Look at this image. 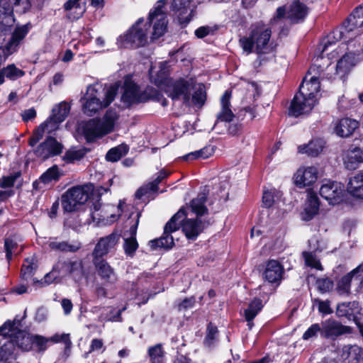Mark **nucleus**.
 Listing matches in <instances>:
<instances>
[{
  "label": "nucleus",
  "mask_w": 363,
  "mask_h": 363,
  "mask_svg": "<svg viewBox=\"0 0 363 363\" xmlns=\"http://www.w3.org/2000/svg\"><path fill=\"white\" fill-rule=\"evenodd\" d=\"M118 115L116 111L113 110H108L106 112L103 121H101V124L108 133L113 130Z\"/></svg>",
  "instance_id": "52"
},
{
  "label": "nucleus",
  "mask_w": 363,
  "mask_h": 363,
  "mask_svg": "<svg viewBox=\"0 0 363 363\" xmlns=\"http://www.w3.org/2000/svg\"><path fill=\"white\" fill-rule=\"evenodd\" d=\"M156 91L152 87H147L145 90L140 91L136 84L126 82L121 100L128 106L135 104L145 103L152 99Z\"/></svg>",
  "instance_id": "8"
},
{
  "label": "nucleus",
  "mask_w": 363,
  "mask_h": 363,
  "mask_svg": "<svg viewBox=\"0 0 363 363\" xmlns=\"http://www.w3.org/2000/svg\"><path fill=\"white\" fill-rule=\"evenodd\" d=\"M62 175V171L57 165H53L40 176V180L45 184H48L57 182Z\"/></svg>",
  "instance_id": "40"
},
{
  "label": "nucleus",
  "mask_w": 363,
  "mask_h": 363,
  "mask_svg": "<svg viewBox=\"0 0 363 363\" xmlns=\"http://www.w3.org/2000/svg\"><path fill=\"white\" fill-rule=\"evenodd\" d=\"M24 74V71L17 68L13 64L9 65L0 70V85L4 82L5 77L14 81Z\"/></svg>",
  "instance_id": "37"
},
{
  "label": "nucleus",
  "mask_w": 363,
  "mask_h": 363,
  "mask_svg": "<svg viewBox=\"0 0 363 363\" xmlns=\"http://www.w3.org/2000/svg\"><path fill=\"white\" fill-rule=\"evenodd\" d=\"M98 275L106 283L115 284L118 277L113 267L104 259H93Z\"/></svg>",
  "instance_id": "20"
},
{
  "label": "nucleus",
  "mask_w": 363,
  "mask_h": 363,
  "mask_svg": "<svg viewBox=\"0 0 363 363\" xmlns=\"http://www.w3.org/2000/svg\"><path fill=\"white\" fill-rule=\"evenodd\" d=\"M208 193L203 191L199 193L196 198L192 199L190 202L189 207L193 213L198 217L202 216L208 213V208L205 203L207 200Z\"/></svg>",
  "instance_id": "33"
},
{
  "label": "nucleus",
  "mask_w": 363,
  "mask_h": 363,
  "mask_svg": "<svg viewBox=\"0 0 363 363\" xmlns=\"http://www.w3.org/2000/svg\"><path fill=\"white\" fill-rule=\"evenodd\" d=\"M321 326V336L327 339L335 340L338 336L351 333L350 327L343 325L333 319L325 320L322 323Z\"/></svg>",
  "instance_id": "18"
},
{
  "label": "nucleus",
  "mask_w": 363,
  "mask_h": 363,
  "mask_svg": "<svg viewBox=\"0 0 363 363\" xmlns=\"http://www.w3.org/2000/svg\"><path fill=\"white\" fill-rule=\"evenodd\" d=\"M214 30L210 26H201L195 30V35L198 38H203L208 35L213 33Z\"/></svg>",
  "instance_id": "63"
},
{
  "label": "nucleus",
  "mask_w": 363,
  "mask_h": 363,
  "mask_svg": "<svg viewBox=\"0 0 363 363\" xmlns=\"http://www.w3.org/2000/svg\"><path fill=\"white\" fill-rule=\"evenodd\" d=\"M150 363H164V351L161 343L150 347L147 350Z\"/></svg>",
  "instance_id": "44"
},
{
  "label": "nucleus",
  "mask_w": 363,
  "mask_h": 363,
  "mask_svg": "<svg viewBox=\"0 0 363 363\" xmlns=\"http://www.w3.org/2000/svg\"><path fill=\"white\" fill-rule=\"evenodd\" d=\"M344 189L340 183L328 181L323 184L320 188V195L328 201L330 204L335 205L342 201Z\"/></svg>",
  "instance_id": "17"
},
{
  "label": "nucleus",
  "mask_w": 363,
  "mask_h": 363,
  "mask_svg": "<svg viewBox=\"0 0 363 363\" xmlns=\"http://www.w3.org/2000/svg\"><path fill=\"white\" fill-rule=\"evenodd\" d=\"M317 102V99L305 96L298 91L291 101L289 113L294 117L308 114L312 111Z\"/></svg>",
  "instance_id": "13"
},
{
  "label": "nucleus",
  "mask_w": 363,
  "mask_h": 363,
  "mask_svg": "<svg viewBox=\"0 0 363 363\" xmlns=\"http://www.w3.org/2000/svg\"><path fill=\"white\" fill-rule=\"evenodd\" d=\"M116 90L113 87H109L104 93L103 101L101 93L99 92L96 86L90 85L87 87L86 94L84 97L85 101L83 104V112L84 114L92 116L100 109L106 108L114 100Z\"/></svg>",
  "instance_id": "3"
},
{
  "label": "nucleus",
  "mask_w": 363,
  "mask_h": 363,
  "mask_svg": "<svg viewBox=\"0 0 363 363\" xmlns=\"http://www.w3.org/2000/svg\"><path fill=\"white\" fill-rule=\"evenodd\" d=\"M326 143L323 139L314 138L307 144H303L298 147V152L300 154H306L308 157H318L323 152L325 147Z\"/></svg>",
  "instance_id": "24"
},
{
  "label": "nucleus",
  "mask_w": 363,
  "mask_h": 363,
  "mask_svg": "<svg viewBox=\"0 0 363 363\" xmlns=\"http://www.w3.org/2000/svg\"><path fill=\"white\" fill-rule=\"evenodd\" d=\"M70 111L69 104L61 102L52 108V115L46 120L50 121V130L57 129L58 125L65 120Z\"/></svg>",
  "instance_id": "23"
},
{
  "label": "nucleus",
  "mask_w": 363,
  "mask_h": 363,
  "mask_svg": "<svg viewBox=\"0 0 363 363\" xmlns=\"http://www.w3.org/2000/svg\"><path fill=\"white\" fill-rule=\"evenodd\" d=\"M347 191L354 197L363 199V170L350 178Z\"/></svg>",
  "instance_id": "32"
},
{
  "label": "nucleus",
  "mask_w": 363,
  "mask_h": 363,
  "mask_svg": "<svg viewBox=\"0 0 363 363\" xmlns=\"http://www.w3.org/2000/svg\"><path fill=\"white\" fill-rule=\"evenodd\" d=\"M164 0L157 1L153 9L150 11L147 25L148 29L150 25L153 23L152 38L154 39L159 38L165 33L167 26V15L164 11Z\"/></svg>",
  "instance_id": "9"
},
{
  "label": "nucleus",
  "mask_w": 363,
  "mask_h": 363,
  "mask_svg": "<svg viewBox=\"0 0 363 363\" xmlns=\"http://www.w3.org/2000/svg\"><path fill=\"white\" fill-rule=\"evenodd\" d=\"M30 6L28 0H0V31H6L13 26L15 21L13 7H20L25 12Z\"/></svg>",
  "instance_id": "7"
},
{
  "label": "nucleus",
  "mask_w": 363,
  "mask_h": 363,
  "mask_svg": "<svg viewBox=\"0 0 363 363\" xmlns=\"http://www.w3.org/2000/svg\"><path fill=\"white\" fill-rule=\"evenodd\" d=\"M62 148L61 143H58L55 138L49 136L33 149V153L38 158L45 160L61 154Z\"/></svg>",
  "instance_id": "14"
},
{
  "label": "nucleus",
  "mask_w": 363,
  "mask_h": 363,
  "mask_svg": "<svg viewBox=\"0 0 363 363\" xmlns=\"http://www.w3.org/2000/svg\"><path fill=\"white\" fill-rule=\"evenodd\" d=\"M192 90H194V93L191 98V104H193L196 107L201 108L206 100L205 85L202 83L195 84L194 82Z\"/></svg>",
  "instance_id": "36"
},
{
  "label": "nucleus",
  "mask_w": 363,
  "mask_h": 363,
  "mask_svg": "<svg viewBox=\"0 0 363 363\" xmlns=\"http://www.w3.org/2000/svg\"><path fill=\"white\" fill-rule=\"evenodd\" d=\"M359 303L357 301L343 302L337 305L336 315L356 321L355 314L359 311Z\"/></svg>",
  "instance_id": "31"
},
{
  "label": "nucleus",
  "mask_w": 363,
  "mask_h": 363,
  "mask_svg": "<svg viewBox=\"0 0 363 363\" xmlns=\"http://www.w3.org/2000/svg\"><path fill=\"white\" fill-rule=\"evenodd\" d=\"M120 236L116 233L101 238L96 243L94 250L92 252L93 259H102L117 245Z\"/></svg>",
  "instance_id": "19"
},
{
  "label": "nucleus",
  "mask_w": 363,
  "mask_h": 363,
  "mask_svg": "<svg viewBox=\"0 0 363 363\" xmlns=\"http://www.w3.org/2000/svg\"><path fill=\"white\" fill-rule=\"evenodd\" d=\"M60 342H64L67 346L71 345L69 334H55L50 337L40 335L31 334V350L38 353H43L50 345Z\"/></svg>",
  "instance_id": "12"
},
{
  "label": "nucleus",
  "mask_w": 363,
  "mask_h": 363,
  "mask_svg": "<svg viewBox=\"0 0 363 363\" xmlns=\"http://www.w3.org/2000/svg\"><path fill=\"white\" fill-rule=\"evenodd\" d=\"M138 220L136 224L131 227V236L129 238H126L124 240L123 248L127 255L133 256L138 247V244L135 238L136 228L138 225Z\"/></svg>",
  "instance_id": "42"
},
{
  "label": "nucleus",
  "mask_w": 363,
  "mask_h": 363,
  "mask_svg": "<svg viewBox=\"0 0 363 363\" xmlns=\"http://www.w3.org/2000/svg\"><path fill=\"white\" fill-rule=\"evenodd\" d=\"M359 60L354 53H346L336 65V74L343 78Z\"/></svg>",
  "instance_id": "26"
},
{
  "label": "nucleus",
  "mask_w": 363,
  "mask_h": 363,
  "mask_svg": "<svg viewBox=\"0 0 363 363\" xmlns=\"http://www.w3.org/2000/svg\"><path fill=\"white\" fill-rule=\"evenodd\" d=\"M355 274L356 272H352V270L350 272L347 273L340 279L337 285V291L339 294L345 295L350 294L351 281L353 276Z\"/></svg>",
  "instance_id": "46"
},
{
  "label": "nucleus",
  "mask_w": 363,
  "mask_h": 363,
  "mask_svg": "<svg viewBox=\"0 0 363 363\" xmlns=\"http://www.w3.org/2000/svg\"><path fill=\"white\" fill-rule=\"evenodd\" d=\"M186 217L185 210L183 208H180L164 225L162 236L149 242L150 248L153 250L158 247L172 248L174 244L172 233L179 230L180 226L182 227V230L186 237L189 240H194L203 229L209 225L208 222L202 221L199 218L186 219Z\"/></svg>",
  "instance_id": "1"
},
{
  "label": "nucleus",
  "mask_w": 363,
  "mask_h": 363,
  "mask_svg": "<svg viewBox=\"0 0 363 363\" xmlns=\"http://www.w3.org/2000/svg\"><path fill=\"white\" fill-rule=\"evenodd\" d=\"M11 341L15 347H17L21 351L28 352L31 350V334L29 333L18 330Z\"/></svg>",
  "instance_id": "35"
},
{
  "label": "nucleus",
  "mask_w": 363,
  "mask_h": 363,
  "mask_svg": "<svg viewBox=\"0 0 363 363\" xmlns=\"http://www.w3.org/2000/svg\"><path fill=\"white\" fill-rule=\"evenodd\" d=\"M320 84L318 77L313 76L309 80L304 78L301 84L299 86V91L301 94L308 97H313V99H317L318 96L320 93Z\"/></svg>",
  "instance_id": "27"
},
{
  "label": "nucleus",
  "mask_w": 363,
  "mask_h": 363,
  "mask_svg": "<svg viewBox=\"0 0 363 363\" xmlns=\"http://www.w3.org/2000/svg\"><path fill=\"white\" fill-rule=\"evenodd\" d=\"M189 7V0H173L172 3V9L173 11H179L180 10H185Z\"/></svg>",
  "instance_id": "61"
},
{
  "label": "nucleus",
  "mask_w": 363,
  "mask_h": 363,
  "mask_svg": "<svg viewBox=\"0 0 363 363\" xmlns=\"http://www.w3.org/2000/svg\"><path fill=\"white\" fill-rule=\"evenodd\" d=\"M316 286L318 290L321 294H325L330 291L334 286L333 281L329 278H320L316 281Z\"/></svg>",
  "instance_id": "56"
},
{
  "label": "nucleus",
  "mask_w": 363,
  "mask_h": 363,
  "mask_svg": "<svg viewBox=\"0 0 363 363\" xmlns=\"http://www.w3.org/2000/svg\"><path fill=\"white\" fill-rule=\"evenodd\" d=\"M125 310V308H123L122 309L116 311L115 308H112L110 311V314L104 318L105 320L108 321H119L122 320L121 313Z\"/></svg>",
  "instance_id": "62"
},
{
  "label": "nucleus",
  "mask_w": 363,
  "mask_h": 363,
  "mask_svg": "<svg viewBox=\"0 0 363 363\" xmlns=\"http://www.w3.org/2000/svg\"><path fill=\"white\" fill-rule=\"evenodd\" d=\"M50 121H45L44 123L40 124L38 128L34 131L32 136L28 140V144L31 147L35 145L43 138L45 130L50 132V125L49 124Z\"/></svg>",
  "instance_id": "45"
},
{
  "label": "nucleus",
  "mask_w": 363,
  "mask_h": 363,
  "mask_svg": "<svg viewBox=\"0 0 363 363\" xmlns=\"http://www.w3.org/2000/svg\"><path fill=\"white\" fill-rule=\"evenodd\" d=\"M87 150L85 148L79 150H69L67 151L63 156V160L67 163H72L74 161L79 160L86 154Z\"/></svg>",
  "instance_id": "54"
},
{
  "label": "nucleus",
  "mask_w": 363,
  "mask_h": 363,
  "mask_svg": "<svg viewBox=\"0 0 363 363\" xmlns=\"http://www.w3.org/2000/svg\"><path fill=\"white\" fill-rule=\"evenodd\" d=\"M193 84L192 80L179 79L170 83L165 92L173 101L181 100L184 106L189 107L191 106V91Z\"/></svg>",
  "instance_id": "10"
},
{
  "label": "nucleus",
  "mask_w": 363,
  "mask_h": 363,
  "mask_svg": "<svg viewBox=\"0 0 363 363\" xmlns=\"http://www.w3.org/2000/svg\"><path fill=\"white\" fill-rule=\"evenodd\" d=\"M282 265L277 260H269L263 272V277L272 284L279 283L284 274Z\"/></svg>",
  "instance_id": "21"
},
{
  "label": "nucleus",
  "mask_w": 363,
  "mask_h": 363,
  "mask_svg": "<svg viewBox=\"0 0 363 363\" xmlns=\"http://www.w3.org/2000/svg\"><path fill=\"white\" fill-rule=\"evenodd\" d=\"M215 152V147L213 145H208L203 148L191 152L185 155L183 158L185 160H194L197 159H206L213 155Z\"/></svg>",
  "instance_id": "43"
},
{
  "label": "nucleus",
  "mask_w": 363,
  "mask_h": 363,
  "mask_svg": "<svg viewBox=\"0 0 363 363\" xmlns=\"http://www.w3.org/2000/svg\"><path fill=\"white\" fill-rule=\"evenodd\" d=\"M79 130L88 143H92L97 138L108 134L101 124V121L97 118L82 123Z\"/></svg>",
  "instance_id": "15"
},
{
  "label": "nucleus",
  "mask_w": 363,
  "mask_h": 363,
  "mask_svg": "<svg viewBox=\"0 0 363 363\" xmlns=\"http://www.w3.org/2000/svg\"><path fill=\"white\" fill-rule=\"evenodd\" d=\"M48 246L53 250L70 252H75L80 248L79 245L70 244L65 241H51L48 243Z\"/></svg>",
  "instance_id": "47"
},
{
  "label": "nucleus",
  "mask_w": 363,
  "mask_h": 363,
  "mask_svg": "<svg viewBox=\"0 0 363 363\" xmlns=\"http://www.w3.org/2000/svg\"><path fill=\"white\" fill-rule=\"evenodd\" d=\"M168 176L169 173L167 172L165 170L162 169L160 171L156 174V177L152 181L141 186L135 192V197L138 199H140L143 196L147 194L157 191L159 184L161 183L163 179L168 177Z\"/></svg>",
  "instance_id": "29"
},
{
  "label": "nucleus",
  "mask_w": 363,
  "mask_h": 363,
  "mask_svg": "<svg viewBox=\"0 0 363 363\" xmlns=\"http://www.w3.org/2000/svg\"><path fill=\"white\" fill-rule=\"evenodd\" d=\"M361 11V9H359L357 8L343 22L341 28L335 29L330 33L326 38L323 40L321 43V45L323 46L322 52H325L328 46L335 42L342 39H347V37L346 35L352 32L359 24L360 26H363V20L359 23L357 19L360 18L359 13Z\"/></svg>",
  "instance_id": "5"
},
{
  "label": "nucleus",
  "mask_w": 363,
  "mask_h": 363,
  "mask_svg": "<svg viewBox=\"0 0 363 363\" xmlns=\"http://www.w3.org/2000/svg\"><path fill=\"white\" fill-rule=\"evenodd\" d=\"M60 271L70 274L74 279L79 280L84 275V267L82 260H67L58 263Z\"/></svg>",
  "instance_id": "22"
},
{
  "label": "nucleus",
  "mask_w": 363,
  "mask_h": 363,
  "mask_svg": "<svg viewBox=\"0 0 363 363\" xmlns=\"http://www.w3.org/2000/svg\"><path fill=\"white\" fill-rule=\"evenodd\" d=\"M129 152V146L122 143L115 147L111 148L106 155V160L108 162H116L125 156Z\"/></svg>",
  "instance_id": "39"
},
{
  "label": "nucleus",
  "mask_w": 363,
  "mask_h": 363,
  "mask_svg": "<svg viewBox=\"0 0 363 363\" xmlns=\"http://www.w3.org/2000/svg\"><path fill=\"white\" fill-rule=\"evenodd\" d=\"M89 198L87 186H74L68 189L62 196V206L67 213L77 211Z\"/></svg>",
  "instance_id": "6"
},
{
  "label": "nucleus",
  "mask_w": 363,
  "mask_h": 363,
  "mask_svg": "<svg viewBox=\"0 0 363 363\" xmlns=\"http://www.w3.org/2000/svg\"><path fill=\"white\" fill-rule=\"evenodd\" d=\"M60 272V268L58 267V264L57 266H55L52 269V270L47 273L44 278L41 280H35L33 279V283L35 284H38L40 286H45L46 285H49L54 282L55 280H56L58 277L59 274Z\"/></svg>",
  "instance_id": "53"
},
{
  "label": "nucleus",
  "mask_w": 363,
  "mask_h": 363,
  "mask_svg": "<svg viewBox=\"0 0 363 363\" xmlns=\"http://www.w3.org/2000/svg\"><path fill=\"white\" fill-rule=\"evenodd\" d=\"M143 23L144 19L139 18L126 33L121 35L117 38L116 44L118 48L136 49L147 43L148 28Z\"/></svg>",
  "instance_id": "4"
},
{
  "label": "nucleus",
  "mask_w": 363,
  "mask_h": 363,
  "mask_svg": "<svg viewBox=\"0 0 363 363\" xmlns=\"http://www.w3.org/2000/svg\"><path fill=\"white\" fill-rule=\"evenodd\" d=\"M322 326L318 323L312 324L307 330L303 333L302 338L308 340L317 337L318 333L321 334Z\"/></svg>",
  "instance_id": "57"
},
{
  "label": "nucleus",
  "mask_w": 363,
  "mask_h": 363,
  "mask_svg": "<svg viewBox=\"0 0 363 363\" xmlns=\"http://www.w3.org/2000/svg\"><path fill=\"white\" fill-rule=\"evenodd\" d=\"M323 248L317 247L313 251L306 252L304 251L302 253V256L304 259L305 264L306 266L311 268L323 271V267L320 262V259L316 256V252H322Z\"/></svg>",
  "instance_id": "38"
},
{
  "label": "nucleus",
  "mask_w": 363,
  "mask_h": 363,
  "mask_svg": "<svg viewBox=\"0 0 363 363\" xmlns=\"http://www.w3.org/2000/svg\"><path fill=\"white\" fill-rule=\"evenodd\" d=\"M272 30L263 23H258L252 26L249 36L240 38L239 43L243 50L247 54L253 52L254 48L257 54L269 53L273 50L270 41Z\"/></svg>",
  "instance_id": "2"
},
{
  "label": "nucleus",
  "mask_w": 363,
  "mask_h": 363,
  "mask_svg": "<svg viewBox=\"0 0 363 363\" xmlns=\"http://www.w3.org/2000/svg\"><path fill=\"white\" fill-rule=\"evenodd\" d=\"M319 210V201L316 196H311L308 199V204L305 208L303 219L306 220H311L313 216L318 213Z\"/></svg>",
  "instance_id": "48"
},
{
  "label": "nucleus",
  "mask_w": 363,
  "mask_h": 363,
  "mask_svg": "<svg viewBox=\"0 0 363 363\" xmlns=\"http://www.w3.org/2000/svg\"><path fill=\"white\" fill-rule=\"evenodd\" d=\"M35 268L33 264H23L21 267V277L23 279L28 281L34 274Z\"/></svg>",
  "instance_id": "60"
},
{
  "label": "nucleus",
  "mask_w": 363,
  "mask_h": 363,
  "mask_svg": "<svg viewBox=\"0 0 363 363\" xmlns=\"http://www.w3.org/2000/svg\"><path fill=\"white\" fill-rule=\"evenodd\" d=\"M350 160L357 162H363V147H357L352 152Z\"/></svg>",
  "instance_id": "64"
},
{
  "label": "nucleus",
  "mask_w": 363,
  "mask_h": 363,
  "mask_svg": "<svg viewBox=\"0 0 363 363\" xmlns=\"http://www.w3.org/2000/svg\"><path fill=\"white\" fill-rule=\"evenodd\" d=\"M17 328L18 327L16 326V323L15 321L8 320L0 327V335L5 337H9V340H12L13 337H15L17 330H18Z\"/></svg>",
  "instance_id": "51"
},
{
  "label": "nucleus",
  "mask_w": 363,
  "mask_h": 363,
  "mask_svg": "<svg viewBox=\"0 0 363 363\" xmlns=\"http://www.w3.org/2000/svg\"><path fill=\"white\" fill-rule=\"evenodd\" d=\"M362 357V350L357 345H345L342 348V358L347 363H358Z\"/></svg>",
  "instance_id": "34"
},
{
  "label": "nucleus",
  "mask_w": 363,
  "mask_h": 363,
  "mask_svg": "<svg viewBox=\"0 0 363 363\" xmlns=\"http://www.w3.org/2000/svg\"><path fill=\"white\" fill-rule=\"evenodd\" d=\"M31 28L32 26L30 23L17 26L15 28L9 40L5 45L4 50L6 55H11L18 51Z\"/></svg>",
  "instance_id": "16"
},
{
  "label": "nucleus",
  "mask_w": 363,
  "mask_h": 363,
  "mask_svg": "<svg viewBox=\"0 0 363 363\" xmlns=\"http://www.w3.org/2000/svg\"><path fill=\"white\" fill-rule=\"evenodd\" d=\"M308 14V8L298 0H294L286 9V6L279 7L277 10V18L286 16L293 23H298L304 20Z\"/></svg>",
  "instance_id": "11"
},
{
  "label": "nucleus",
  "mask_w": 363,
  "mask_h": 363,
  "mask_svg": "<svg viewBox=\"0 0 363 363\" xmlns=\"http://www.w3.org/2000/svg\"><path fill=\"white\" fill-rule=\"evenodd\" d=\"M231 92L225 91L220 99L221 110L217 115V121L231 122L235 118V115L230 109V99Z\"/></svg>",
  "instance_id": "30"
},
{
  "label": "nucleus",
  "mask_w": 363,
  "mask_h": 363,
  "mask_svg": "<svg viewBox=\"0 0 363 363\" xmlns=\"http://www.w3.org/2000/svg\"><path fill=\"white\" fill-rule=\"evenodd\" d=\"M218 328L216 325L209 323L206 328V335L203 340V345L208 348H211L217 341Z\"/></svg>",
  "instance_id": "50"
},
{
  "label": "nucleus",
  "mask_w": 363,
  "mask_h": 363,
  "mask_svg": "<svg viewBox=\"0 0 363 363\" xmlns=\"http://www.w3.org/2000/svg\"><path fill=\"white\" fill-rule=\"evenodd\" d=\"M318 171L314 167L299 169L295 174V183L300 187L310 186L317 179Z\"/></svg>",
  "instance_id": "25"
},
{
  "label": "nucleus",
  "mask_w": 363,
  "mask_h": 363,
  "mask_svg": "<svg viewBox=\"0 0 363 363\" xmlns=\"http://www.w3.org/2000/svg\"><path fill=\"white\" fill-rule=\"evenodd\" d=\"M314 303L318 304V311L323 315H328L333 313L330 308V302L328 300L322 301L318 298L314 300Z\"/></svg>",
  "instance_id": "59"
},
{
  "label": "nucleus",
  "mask_w": 363,
  "mask_h": 363,
  "mask_svg": "<svg viewBox=\"0 0 363 363\" xmlns=\"http://www.w3.org/2000/svg\"><path fill=\"white\" fill-rule=\"evenodd\" d=\"M278 194L275 189L264 191L262 195V206L265 208L272 207Z\"/></svg>",
  "instance_id": "55"
},
{
  "label": "nucleus",
  "mask_w": 363,
  "mask_h": 363,
  "mask_svg": "<svg viewBox=\"0 0 363 363\" xmlns=\"http://www.w3.org/2000/svg\"><path fill=\"white\" fill-rule=\"evenodd\" d=\"M264 305L260 298H255L244 311L245 320H253L257 314L261 311Z\"/></svg>",
  "instance_id": "41"
},
{
  "label": "nucleus",
  "mask_w": 363,
  "mask_h": 363,
  "mask_svg": "<svg viewBox=\"0 0 363 363\" xmlns=\"http://www.w3.org/2000/svg\"><path fill=\"white\" fill-rule=\"evenodd\" d=\"M359 127V122L350 118H343L339 120L335 125V133L342 138L350 136Z\"/></svg>",
  "instance_id": "28"
},
{
  "label": "nucleus",
  "mask_w": 363,
  "mask_h": 363,
  "mask_svg": "<svg viewBox=\"0 0 363 363\" xmlns=\"http://www.w3.org/2000/svg\"><path fill=\"white\" fill-rule=\"evenodd\" d=\"M15 346L11 340H6L0 346V362H7L14 355Z\"/></svg>",
  "instance_id": "49"
},
{
  "label": "nucleus",
  "mask_w": 363,
  "mask_h": 363,
  "mask_svg": "<svg viewBox=\"0 0 363 363\" xmlns=\"http://www.w3.org/2000/svg\"><path fill=\"white\" fill-rule=\"evenodd\" d=\"M17 246V242L13 239L7 238L4 240V249L8 261L12 259L13 250L16 249Z\"/></svg>",
  "instance_id": "58"
}]
</instances>
